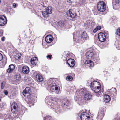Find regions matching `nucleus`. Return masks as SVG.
<instances>
[{
    "label": "nucleus",
    "instance_id": "1",
    "mask_svg": "<svg viewBox=\"0 0 120 120\" xmlns=\"http://www.w3.org/2000/svg\"><path fill=\"white\" fill-rule=\"evenodd\" d=\"M86 90V89L85 88H82L80 89V90H79V93H80L81 94H84V98L85 100H90L92 98V95L91 94L87 92Z\"/></svg>",
    "mask_w": 120,
    "mask_h": 120
},
{
    "label": "nucleus",
    "instance_id": "2",
    "mask_svg": "<svg viewBox=\"0 0 120 120\" xmlns=\"http://www.w3.org/2000/svg\"><path fill=\"white\" fill-rule=\"evenodd\" d=\"M97 7L98 11L100 12L104 11L106 9L105 4L103 1L99 2L97 4Z\"/></svg>",
    "mask_w": 120,
    "mask_h": 120
},
{
    "label": "nucleus",
    "instance_id": "3",
    "mask_svg": "<svg viewBox=\"0 0 120 120\" xmlns=\"http://www.w3.org/2000/svg\"><path fill=\"white\" fill-rule=\"evenodd\" d=\"M79 93V90H77L76 91L75 94V99L76 101L80 105H82L84 103V100L82 99V98L79 97V96L78 95V93Z\"/></svg>",
    "mask_w": 120,
    "mask_h": 120
},
{
    "label": "nucleus",
    "instance_id": "4",
    "mask_svg": "<svg viewBox=\"0 0 120 120\" xmlns=\"http://www.w3.org/2000/svg\"><path fill=\"white\" fill-rule=\"evenodd\" d=\"M101 85H99V88L96 87L95 88V90H92L94 93V95L97 96H101L103 94V91H101Z\"/></svg>",
    "mask_w": 120,
    "mask_h": 120
},
{
    "label": "nucleus",
    "instance_id": "5",
    "mask_svg": "<svg viewBox=\"0 0 120 120\" xmlns=\"http://www.w3.org/2000/svg\"><path fill=\"white\" fill-rule=\"evenodd\" d=\"M7 19L5 17L2 15H0V25L3 26L7 23Z\"/></svg>",
    "mask_w": 120,
    "mask_h": 120
},
{
    "label": "nucleus",
    "instance_id": "6",
    "mask_svg": "<svg viewBox=\"0 0 120 120\" xmlns=\"http://www.w3.org/2000/svg\"><path fill=\"white\" fill-rule=\"evenodd\" d=\"M67 15L72 18H75L76 17L77 15L72 9H70L67 12Z\"/></svg>",
    "mask_w": 120,
    "mask_h": 120
},
{
    "label": "nucleus",
    "instance_id": "7",
    "mask_svg": "<svg viewBox=\"0 0 120 120\" xmlns=\"http://www.w3.org/2000/svg\"><path fill=\"white\" fill-rule=\"evenodd\" d=\"M101 85L99 82L96 81H94L91 82V84L90 87L91 89L95 90V88L96 87L99 88V85Z\"/></svg>",
    "mask_w": 120,
    "mask_h": 120
},
{
    "label": "nucleus",
    "instance_id": "8",
    "mask_svg": "<svg viewBox=\"0 0 120 120\" xmlns=\"http://www.w3.org/2000/svg\"><path fill=\"white\" fill-rule=\"evenodd\" d=\"M80 118L82 120H89L90 117L88 113L83 112L81 114Z\"/></svg>",
    "mask_w": 120,
    "mask_h": 120
},
{
    "label": "nucleus",
    "instance_id": "9",
    "mask_svg": "<svg viewBox=\"0 0 120 120\" xmlns=\"http://www.w3.org/2000/svg\"><path fill=\"white\" fill-rule=\"evenodd\" d=\"M98 37L99 40L101 42H104L106 39V37L105 34L102 33H100L98 35Z\"/></svg>",
    "mask_w": 120,
    "mask_h": 120
},
{
    "label": "nucleus",
    "instance_id": "10",
    "mask_svg": "<svg viewBox=\"0 0 120 120\" xmlns=\"http://www.w3.org/2000/svg\"><path fill=\"white\" fill-rule=\"evenodd\" d=\"M86 56L88 59H94L95 56L93 52L91 51H89L86 53Z\"/></svg>",
    "mask_w": 120,
    "mask_h": 120
},
{
    "label": "nucleus",
    "instance_id": "11",
    "mask_svg": "<svg viewBox=\"0 0 120 120\" xmlns=\"http://www.w3.org/2000/svg\"><path fill=\"white\" fill-rule=\"evenodd\" d=\"M50 90L52 92H54L55 90H56V93L57 94H59L60 90V87L57 85H54L51 87Z\"/></svg>",
    "mask_w": 120,
    "mask_h": 120
},
{
    "label": "nucleus",
    "instance_id": "12",
    "mask_svg": "<svg viewBox=\"0 0 120 120\" xmlns=\"http://www.w3.org/2000/svg\"><path fill=\"white\" fill-rule=\"evenodd\" d=\"M105 111L104 109H102L99 111L97 118L98 120H102Z\"/></svg>",
    "mask_w": 120,
    "mask_h": 120
},
{
    "label": "nucleus",
    "instance_id": "13",
    "mask_svg": "<svg viewBox=\"0 0 120 120\" xmlns=\"http://www.w3.org/2000/svg\"><path fill=\"white\" fill-rule=\"evenodd\" d=\"M31 90L30 88L26 87L23 92V95L25 96H29L30 95Z\"/></svg>",
    "mask_w": 120,
    "mask_h": 120
},
{
    "label": "nucleus",
    "instance_id": "14",
    "mask_svg": "<svg viewBox=\"0 0 120 120\" xmlns=\"http://www.w3.org/2000/svg\"><path fill=\"white\" fill-rule=\"evenodd\" d=\"M67 63L70 67H72L75 65V62L74 59H70L67 60Z\"/></svg>",
    "mask_w": 120,
    "mask_h": 120
},
{
    "label": "nucleus",
    "instance_id": "15",
    "mask_svg": "<svg viewBox=\"0 0 120 120\" xmlns=\"http://www.w3.org/2000/svg\"><path fill=\"white\" fill-rule=\"evenodd\" d=\"M53 38L51 35H49L47 36L45 38V41L48 43H49L52 42L53 40Z\"/></svg>",
    "mask_w": 120,
    "mask_h": 120
},
{
    "label": "nucleus",
    "instance_id": "16",
    "mask_svg": "<svg viewBox=\"0 0 120 120\" xmlns=\"http://www.w3.org/2000/svg\"><path fill=\"white\" fill-rule=\"evenodd\" d=\"M85 64L87 66H89L90 68L94 66V64L93 62L90 60H87L85 61Z\"/></svg>",
    "mask_w": 120,
    "mask_h": 120
},
{
    "label": "nucleus",
    "instance_id": "17",
    "mask_svg": "<svg viewBox=\"0 0 120 120\" xmlns=\"http://www.w3.org/2000/svg\"><path fill=\"white\" fill-rule=\"evenodd\" d=\"M22 71L24 74H27L29 72V68L27 66H24L22 68Z\"/></svg>",
    "mask_w": 120,
    "mask_h": 120
},
{
    "label": "nucleus",
    "instance_id": "18",
    "mask_svg": "<svg viewBox=\"0 0 120 120\" xmlns=\"http://www.w3.org/2000/svg\"><path fill=\"white\" fill-rule=\"evenodd\" d=\"M38 62V59L36 57L32 58L31 60V62L32 64L35 65L37 64Z\"/></svg>",
    "mask_w": 120,
    "mask_h": 120
},
{
    "label": "nucleus",
    "instance_id": "19",
    "mask_svg": "<svg viewBox=\"0 0 120 120\" xmlns=\"http://www.w3.org/2000/svg\"><path fill=\"white\" fill-rule=\"evenodd\" d=\"M15 68V67L14 65H10L9 66L7 71L9 73H11L13 71Z\"/></svg>",
    "mask_w": 120,
    "mask_h": 120
},
{
    "label": "nucleus",
    "instance_id": "20",
    "mask_svg": "<svg viewBox=\"0 0 120 120\" xmlns=\"http://www.w3.org/2000/svg\"><path fill=\"white\" fill-rule=\"evenodd\" d=\"M110 100V97L109 95H104V100L105 102H108Z\"/></svg>",
    "mask_w": 120,
    "mask_h": 120
},
{
    "label": "nucleus",
    "instance_id": "21",
    "mask_svg": "<svg viewBox=\"0 0 120 120\" xmlns=\"http://www.w3.org/2000/svg\"><path fill=\"white\" fill-rule=\"evenodd\" d=\"M36 79L38 81L41 82L43 80V78L41 75L39 74H37L36 76Z\"/></svg>",
    "mask_w": 120,
    "mask_h": 120
},
{
    "label": "nucleus",
    "instance_id": "22",
    "mask_svg": "<svg viewBox=\"0 0 120 120\" xmlns=\"http://www.w3.org/2000/svg\"><path fill=\"white\" fill-rule=\"evenodd\" d=\"M7 61V60L5 58L0 63V67H3L6 64Z\"/></svg>",
    "mask_w": 120,
    "mask_h": 120
},
{
    "label": "nucleus",
    "instance_id": "23",
    "mask_svg": "<svg viewBox=\"0 0 120 120\" xmlns=\"http://www.w3.org/2000/svg\"><path fill=\"white\" fill-rule=\"evenodd\" d=\"M52 8L51 7H48L46 8V11L49 14H51L52 12Z\"/></svg>",
    "mask_w": 120,
    "mask_h": 120
},
{
    "label": "nucleus",
    "instance_id": "24",
    "mask_svg": "<svg viewBox=\"0 0 120 120\" xmlns=\"http://www.w3.org/2000/svg\"><path fill=\"white\" fill-rule=\"evenodd\" d=\"M69 103V101L67 99H63V100L62 102V105H68V104Z\"/></svg>",
    "mask_w": 120,
    "mask_h": 120
},
{
    "label": "nucleus",
    "instance_id": "25",
    "mask_svg": "<svg viewBox=\"0 0 120 120\" xmlns=\"http://www.w3.org/2000/svg\"><path fill=\"white\" fill-rule=\"evenodd\" d=\"M57 25L59 26L60 27L62 28L64 25V22L63 21H60L58 22Z\"/></svg>",
    "mask_w": 120,
    "mask_h": 120
},
{
    "label": "nucleus",
    "instance_id": "26",
    "mask_svg": "<svg viewBox=\"0 0 120 120\" xmlns=\"http://www.w3.org/2000/svg\"><path fill=\"white\" fill-rule=\"evenodd\" d=\"M18 105L17 104L15 103H13L11 106L12 109H13L15 110L16 109Z\"/></svg>",
    "mask_w": 120,
    "mask_h": 120
},
{
    "label": "nucleus",
    "instance_id": "27",
    "mask_svg": "<svg viewBox=\"0 0 120 120\" xmlns=\"http://www.w3.org/2000/svg\"><path fill=\"white\" fill-rule=\"evenodd\" d=\"M42 15L44 17L47 18L49 16V14L46 11H43L42 13Z\"/></svg>",
    "mask_w": 120,
    "mask_h": 120
},
{
    "label": "nucleus",
    "instance_id": "28",
    "mask_svg": "<svg viewBox=\"0 0 120 120\" xmlns=\"http://www.w3.org/2000/svg\"><path fill=\"white\" fill-rule=\"evenodd\" d=\"M81 36L83 39H86L87 38V35L86 32L85 31L83 32L81 34Z\"/></svg>",
    "mask_w": 120,
    "mask_h": 120
},
{
    "label": "nucleus",
    "instance_id": "29",
    "mask_svg": "<svg viewBox=\"0 0 120 120\" xmlns=\"http://www.w3.org/2000/svg\"><path fill=\"white\" fill-rule=\"evenodd\" d=\"M115 45L117 49L118 50L120 49V42L118 43L116 42Z\"/></svg>",
    "mask_w": 120,
    "mask_h": 120
},
{
    "label": "nucleus",
    "instance_id": "30",
    "mask_svg": "<svg viewBox=\"0 0 120 120\" xmlns=\"http://www.w3.org/2000/svg\"><path fill=\"white\" fill-rule=\"evenodd\" d=\"M67 80L71 81L73 79V77L71 76H68L66 78Z\"/></svg>",
    "mask_w": 120,
    "mask_h": 120
},
{
    "label": "nucleus",
    "instance_id": "31",
    "mask_svg": "<svg viewBox=\"0 0 120 120\" xmlns=\"http://www.w3.org/2000/svg\"><path fill=\"white\" fill-rule=\"evenodd\" d=\"M16 79L17 80H20V76L18 74H16Z\"/></svg>",
    "mask_w": 120,
    "mask_h": 120
},
{
    "label": "nucleus",
    "instance_id": "32",
    "mask_svg": "<svg viewBox=\"0 0 120 120\" xmlns=\"http://www.w3.org/2000/svg\"><path fill=\"white\" fill-rule=\"evenodd\" d=\"M22 55L20 53H18L16 55V57L17 58L19 59L20 58V57Z\"/></svg>",
    "mask_w": 120,
    "mask_h": 120
},
{
    "label": "nucleus",
    "instance_id": "33",
    "mask_svg": "<svg viewBox=\"0 0 120 120\" xmlns=\"http://www.w3.org/2000/svg\"><path fill=\"white\" fill-rule=\"evenodd\" d=\"M101 28V26H98L94 30H100Z\"/></svg>",
    "mask_w": 120,
    "mask_h": 120
},
{
    "label": "nucleus",
    "instance_id": "34",
    "mask_svg": "<svg viewBox=\"0 0 120 120\" xmlns=\"http://www.w3.org/2000/svg\"><path fill=\"white\" fill-rule=\"evenodd\" d=\"M104 34L105 35V36L108 35V31L107 30H105L104 32Z\"/></svg>",
    "mask_w": 120,
    "mask_h": 120
},
{
    "label": "nucleus",
    "instance_id": "35",
    "mask_svg": "<svg viewBox=\"0 0 120 120\" xmlns=\"http://www.w3.org/2000/svg\"><path fill=\"white\" fill-rule=\"evenodd\" d=\"M117 34L119 36H120V30H117Z\"/></svg>",
    "mask_w": 120,
    "mask_h": 120
},
{
    "label": "nucleus",
    "instance_id": "36",
    "mask_svg": "<svg viewBox=\"0 0 120 120\" xmlns=\"http://www.w3.org/2000/svg\"><path fill=\"white\" fill-rule=\"evenodd\" d=\"M3 58V56L0 53V61Z\"/></svg>",
    "mask_w": 120,
    "mask_h": 120
},
{
    "label": "nucleus",
    "instance_id": "37",
    "mask_svg": "<svg viewBox=\"0 0 120 120\" xmlns=\"http://www.w3.org/2000/svg\"><path fill=\"white\" fill-rule=\"evenodd\" d=\"M4 93L6 95H7L8 94V92L6 90L4 91Z\"/></svg>",
    "mask_w": 120,
    "mask_h": 120
},
{
    "label": "nucleus",
    "instance_id": "38",
    "mask_svg": "<svg viewBox=\"0 0 120 120\" xmlns=\"http://www.w3.org/2000/svg\"><path fill=\"white\" fill-rule=\"evenodd\" d=\"M51 57H52V55H48L46 56V57L47 58H49L50 59H51Z\"/></svg>",
    "mask_w": 120,
    "mask_h": 120
},
{
    "label": "nucleus",
    "instance_id": "39",
    "mask_svg": "<svg viewBox=\"0 0 120 120\" xmlns=\"http://www.w3.org/2000/svg\"><path fill=\"white\" fill-rule=\"evenodd\" d=\"M5 37H3L1 38L2 41H4L5 40Z\"/></svg>",
    "mask_w": 120,
    "mask_h": 120
},
{
    "label": "nucleus",
    "instance_id": "40",
    "mask_svg": "<svg viewBox=\"0 0 120 120\" xmlns=\"http://www.w3.org/2000/svg\"><path fill=\"white\" fill-rule=\"evenodd\" d=\"M94 59L95 60H96L97 61L98 60H99V58L98 57L96 58V59L95 58Z\"/></svg>",
    "mask_w": 120,
    "mask_h": 120
},
{
    "label": "nucleus",
    "instance_id": "41",
    "mask_svg": "<svg viewBox=\"0 0 120 120\" xmlns=\"http://www.w3.org/2000/svg\"><path fill=\"white\" fill-rule=\"evenodd\" d=\"M115 2L116 4H118L119 2V0H116Z\"/></svg>",
    "mask_w": 120,
    "mask_h": 120
},
{
    "label": "nucleus",
    "instance_id": "42",
    "mask_svg": "<svg viewBox=\"0 0 120 120\" xmlns=\"http://www.w3.org/2000/svg\"><path fill=\"white\" fill-rule=\"evenodd\" d=\"M13 6L14 8H15L16 7V4L15 3H13Z\"/></svg>",
    "mask_w": 120,
    "mask_h": 120
},
{
    "label": "nucleus",
    "instance_id": "43",
    "mask_svg": "<svg viewBox=\"0 0 120 120\" xmlns=\"http://www.w3.org/2000/svg\"><path fill=\"white\" fill-rule=\"evenodd\" d=\"M67 1L69 3H71V0H67Z\"/></svg>",
    "mask_w": 120,
    "mask_h": 120
},
{
    "label": "nucleus",
    "instance_id": "44",
    "mask_svg": "<svg viewBox=\"0 0 120 120\" xmlns=\"http://www.w3.org/2000/svg\"><path fill=\"white\" fill-rule=\"evenodd\" d=\"M97 30H93V32L94 33H96Z\"/></svg>",
    "mask_w": 120,
    "mask_h": 120
},
{
    "label": "nucleus",
    "instance_id": "45",
    "mask_svg": "<svg viewBox=\"0 0 120 120\" xmlns=\"http://www.w3.org/2000/svg\"><path fill=\"white\" fill-rule=\"evenodd\" d=\"M117 30H120V27L119 28H118L117 29Z\"/></svg>",
    "mask_w": 120,
    "mask_h": 120
},
{
    "label": "nucleus",
    "instance_id": "46",
    "mask_svg": "<svg viewBox=\"0 0 120 120\" xmlns=\"http://www.w3.org/2000/svg\"><path fill=\"white\" fill-rule=\"evenodd\" d=\"M46 118L45 117L44 118V120H45V119Z\"/></svg>",
    "mask_w": 120,
    "mask_h": 120
},
{
    "label": "nucleus",
    "instance_id": "47",
    "mask_svg": "<svg viewBox=\"0 0 120 120\" xmlns=\"http://www.w3.org/2000/svg\"><path fill=\"white\" fill-rule=\"evenodd\" d=\"M120 120V119L119 120H116V119H115V120Z\"/></svg>",
    "mask_w": 120,
    "mask_h": 120
},
{
    "label": "nucleus",
    "instance_id": "48",
    "mask_svg": "<svg viewBox=\"0 0 120 120\" xmlns=\"http://www.w3.org/2000/svg\"><path fill=\"white\" fill-rule=\"evenodd\" d=\"M1 2V0H0V4Z\"/></svg>",
    "mask_w": 120,
    "mask_h": 120
},
{
    "label": "nucleus",
    "instance_id": "49",
    "mask_svg": "<svg viewBox=\"0 0 120 120\" xmlns=\"http://www.w3.org/2000/svg\"><path fill=\"white\" fill-rule=\"evenodd\" d=\"M1 88H2V89H3V88L2 87V86H1Z\"/></svg>",
    "mask_w": 120,
    "mask_h": 120
},
{
    "label": "nucleus",
    "instance_id": "50",
    "mask_svg": "<svg viewBox=\"0 0 120 120\" xmlns=\"http://www.w3.org/2000/svg\"><path fill=\"white\" fill-rule=\"evenodd\" d=\"M91 22V24L92 23L91 22Z\"/></svg>",
    "mask_w": 120,
    "mask_h": 120
},
{
    "label": "nucleus",
    "instance_id": "51",
    "mask_svg": "<svg viewBox=\"0 0 120 120\" xmlns=\"http://www.w3.org/2000/svg\"><path fill=\"white\" fill-rule=\"evenodd\" d=\"M91 22V24L92 23L91 22Z\"/></svg>",
    "mask_w": 120,
    "mask_h": 120
},
{
    "label": "nucleus",
    "instance_id": "52",
    "mask_svg": "<svg viewBox=\"0 0 120 120\" xmlns=\"http://www.w3.org/2000/svg\"><path fill=\"white\" fill-rule=\"evenodd\" d=\"M60 91V90L59 91ZM60 93V92H59V93Z\"/></svg>",
    "mask_w": 120,
    "mask_h": 120
}]
</instances>
